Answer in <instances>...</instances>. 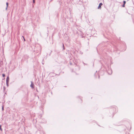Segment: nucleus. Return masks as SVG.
Masks as SVG:
<instances>
[{"label":"nucleus","mask_w":134,"mask_h":134,"mask_svg":"<svg viewBox=\"0 0 134 134\" xmlns=\"http://www.w3.org/2000/svg\"><path fill=\"white\" fill-rule=\"evenodd\" d=\"M103 5V4L102 3H100L99 4L98 7V9H101V6Z\"/></svg>","instance_id":"f257e3e1"},{"label":"nucleus","mask_w":134,"mask_h":134,"mask_svg":"<svg viewBox=\"0 0 134 134\" xmlns=\"http://www.w3.org/2000/svg\"><path fill=\"white\" fill-rule=\"evenodd\" d=\"M63 50H64L65 49V48H64V44H63Z\"/></svg>","instance_id":"f8f14e48"},{"label":"nucleus","mask_w":134,"mask_h":134,"mask_svg":"<svg viewBox=\"0 0 134 134\" xmlns=\"http://www.w3.org/2000/svg\"><path fill=\"white\" fill-rule=\"evenodd\" d=\"M31 84L30 85V87H31V88H34V84L33 83V82H31Z\"/></svg>","instance_id":"7ed1b4c3"},{"label":"nucleus","mask_w":134,"mask_h":134,"mask_svg":"<svg viewBox=\"0 0 134 134\" xmlns=\"http://www.w3.org/2000/svg\"><path fill=\"white\" fill-rule=\"evenodd\" d=\"M98 77L99 78V76Z\"/></svg>","instance_id":"2eb2a0df"},{"label":"nucleus","mask_w":134,"mask_h":134,"mask_svg":"<svg viewBox=\"0 0 134 134\" xmlns=\"http://www.w3.org/2000/svg\"><path fill=\"white\" fill-rule=\"evenodd\" d=\"M22 37H23V38L24 41H25V39L24 38V37L23 36H22Z\"/></svg>","instance_id":"6e6552de"},{"label":"nucleus","mask_w":134,"mask_h":134,"mask_svg":"<svg viewBox=\"0 0 134 134\" xmlns=\"http://www.w3.org/2000/svg\"><path fill=\"white\" fill-rule=\"evenodd\" d=\"M70 64L71 65V63H70Z\"/></svg>","instance_id":"dca6fc26"},{"label":"nucleus","mask_w":134,"mask_h":134,"mask_svg":"<svg viewBox=\"0 0 134 134\" xmlns=\"http://www.w3.org/2000/svg\"><path fill=\"white\" fill-rule=\"evenodd\" d=\"M9 78L8 76L6 79V82H9Z\"/></svg>","instance_id":"39448f33"},{"label":"nucleus","mask_w":134,"mask_h":134,"mask_svg":"<svg viewBox=\"0 0 134 134\" xmlns=\"http://www.w3.org/2000/svg\"><path fill=\"white\" fill-rule=\"evenodd\" d=\"M108 72V74L109 75L111 74L112 73V70L111 69H109Z\"/></svg>","instance_id":"f03ea898"},{"label":"nucleus","mask_w":134,"mask_h":134,"mask_svg":"<svg viewBox=\"0 0 134 134\" xmlns=\"http://www.w3.org/2000/svg\"><path fill=\"white\" fill-rule=\"evenodd\" d=\"M35 2V0H33V3H34Z\"/></svg>","instance_id":"4468645a"},{"label":"nucleus","mask_w":134,"mask_h":134,"mask_svg":"<svg viewBox=\"0 0 134 134\" xmlns=\"http://www.w3.org/2000/svg\"><path fill=\"white\" fill-rule=\"evenodd\" d=\"M0 130L2 131V129L1 128V125H0Z\"/></svg>","instance_id":"423d86ee"},{"label":"nucleus","mask_w":134,"mask_h":134,"mask_svg":"<svg viewBox=\"0 0 134 134\" xmlns=\"http://www.w3.org/2000/svg\"><path fill=\"white\" fill-rule=\"evenodd\" d=\"M123 4H125L126 3V1H123Z\"/></svg>","instance_id":"1a4fd4ad"},{"label":"nucleus","mask_w":134,"mask_h":134,"mask_svg":"<svg viewBox=\"0 0 134 134\" xmlns=\"http://www.w3.org/2000/svg\"><path fill=\"white\" fill-rule=\"evenodd\" d=\"M6 85L7 87L8 86L9 82H6Z\"/></svg>","instance_id":"0eeeda50"},{"label":"nucleus","mask_w":134,"mask_h":134,"mask_svg":"<svg viewBox=\"0 0 134 134\" xmlns=\"http://www.w3.org/2000/svg\"><path fill=\"white\" fill-rule=\"evenodd\" d=\"M2 109L3 111L4 110V106H2Z\"/></svg>","instance_id":"9d476101"},{"label":"nucleus","mask_w":134,"mask_h":134,"mask_svg":"<svg viewBox=\"0 0 134 134\" xmlns=\"http://www.w3.org/2000/svg\"><path fill=\"white\" fill-rule=\"evenodd\" d=\"M6 4L7 6H6V7L5 8V10H7V9L8 7V2H7L6 3Z\"/></svg>","instance_id":"20e7f679"},{"label":"nucleus","mask_w":134,"mask_h":134,"mask_svg":"<svg viewBox=\"0 0 134 134\" xmlns=\"http://www.w3.org/2000/svg\"><path fill=\"white\" fill-rule=\"evenodd\" d=\"M122 7H125V4H123V5H122Z\"/></svg>","instance_id":"ddd939ff"},{"label":"nucleus","mask_w":134,"mask_h":134,"mask_svg":"<svg viewBox=\"0 0 134 134\" xmlns=\"http://www.w3.org/2000/svg\"><path fill=\"white\" fill-rule=\"evenodd\" d=\"M2 76L3 77H4L5 76V75L4 74H2Z\"/></svg>","instance_id":"9b49d317"}]
</instances>
